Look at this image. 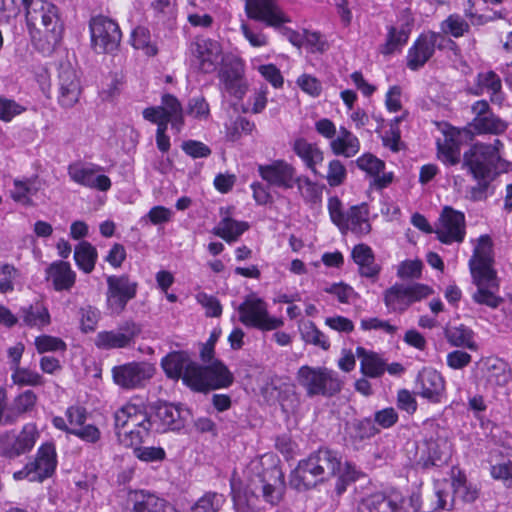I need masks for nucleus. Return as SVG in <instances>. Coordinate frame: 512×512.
Instances as JSON below:
<instances>
[{
  "instance_id": "nucleus-2",
  "label": "nucleus",
  "mask_w": 512,
  "mask_h": 512,
  "mask_svg": "<svg viewBox=\"0 0 512 512\" xmlns=\"http://www.w3.org/2000/svg\"><path fill=\"white\" fill-rule=\"evenodd\" d=\"M492 264V240L488 235H482L469 260L472 281L477 287L472 299L479 305L496 309L503 302V298L497 295L499 283Z\"/></svg>"
},
{
  "instance_id": "nucleus-41",
  "label": "nucleus",
  "mask_w": 512,
  "mask_h": 512,
  "mask_svg": "<svg viewBox=\"0 0 512 512\" xmlns=\"http://www.w3.org/2000/svg\"><path fill=\"white\" fill-rule=\"evenodd\" d=\"M451 487L455 497L461 498L464 502L472 503L479 496V490L475 485L467 482L466 476L458 471L452 478Z\"/></svg>"
},
{
  "instance_id": "nucleus-28",
  "label": "nucleus",
  "mask_w": 512,
  "mask_h": 512,
  "mask_svg": "<svg viewBox=\"0 0 512 512\" xmlns=\"http://www.w3.org/2000/svg\"><path fill=\"white\" fill-rule=\"evenodd\" d=\"M352 258L359 266L361 276L375 278L380 272V267L375 263L372 249L366 244H358L352 250Z\"/></svg>"
},
{
  "instance_id": "nucleus-56",
  "label": "nucleus",
  "mask_w": 512,
  "mask_h": 512,
  "mask_svg": "<svg viewBox=\"0 0 512 512\" xmlns=\"http://www.w3.org/2000/svg\"><path fill=\"white\" fill-rule=\"evenodd\" d=\"M347 171L338 159L331 160L328 164L326 180L331 187L341 185L346 179Z\"/></svg>"
},
{
  "instance_id": "nucleus-48",
  "label": "nucleus",
  "mask_w": 512,
  "mask_h": 512,
  "mask_svg": "<svg viewBox=\"0 0 512 512\" xmlns=\"http://www.w3.org/2000/svg\"><path fill=\"white\" fill-rule=\"evenodd\" d=\"M295 184L306 202L317 203L320 200L321 190L316 183L312 182L307 176H296L294 180V185Z\"/></svg>"
},
{
  "instance_id": "nucleus-40",
  "label": "nucleus",
  "mask_w": 512,
  "mask_h": 512,
  "mask_svg": "<svg viewBox=\"0 0 512 512\" xmlns=\"http://www.w3.org/2000/svg\"><path fill=\"white\" fill-rule=\"evenodd\" d=\"M74 259L79 269L91 273L97 260V251L89 242L82 241L75 247Z\"/></svg>"
},
{
  "instance_id": "nucleus-53",
  "label": "nucleus",
  "mask_w": 512,
  "mask_h": 512,
  "mask_svg": "<svg viewBox=\"0 0 512 512\" xmlns=\"http://www.w3.org/2000/svg\"><path fill=\"white\" fill-rule=\"evenodd\" d=\"M35 347L39 353L65 351L66 343L58 337L41 335L35 338Z\"/></svg>"
},
{
  "instance_id": "nucleus-7",
  "label": "nucleus",
  "mask_w": 512,
  "mask_h": 512,
  "mask_svg": "<svg viewBox=\"0 0 512 512\" xmlns=\"http://www.w3.org/2000/svg\"><path fill=\"white\" fill-rule=\"evenodd\" d=\"M238 313L243 325L261 331L276 330L284 325L282 318L270 316L266 302L255 295L248 296L239 305Z\"/></svg>"
},
{
  "instance_id": "nucleus-10",
  "label": "nucleus",
  "mask_w": 512,
  "mask_h": 512,
  "mask_svg": "<svg viewBox=\"0 0 512 512\" xmlns=\"http://www.w3.org/2000/svg\"><path fill=\"white\" fill-rule=\"evenodd\" d=\"M195 376L191 381V387L195 391H207L227 387L233 382V375L220 361H214L208 366L197 364Z\"/></svg>"
},
{
  "instance_id": "nucleus-17",
  "label": "nucleus",
  "mask_w": 512,
  "mask_h": 512,
  "mask_svg": "<svg viewBox=\"0 0 512 512\" xmlns=\"http://www.w3.org/2000/svg\"><path fill=\"white\" fill-rule=\"evenodd\" d=\"M250 19L262 22L267 27L274 29L282 28L286 23L291 22L290 17L275 2V0H252V4L245 8Z\"/></svg>"
},
{
  "instance_id": "nucleus-43",
  "label": "nucleus",
  "mask_w": 512,
  "mask_h": 512,
  "mask_svg": "<svg viewBox=\"0 0 512 512\" xmlns=\"http://www.w3.org/2000/svg\"><path fill=\"white\" fill-rule=\"evenodd\" d=\"M244 75V62L240 57L227 54L222 58V66L219 71L220 80L243 78Z\"/></svg>"
},
{
  "instance_id": "nucleus-36",
  "label": "nucleus",
  "mask_w": 512,
  "mask_h": 512,
  "mask_svg": "<svg viewBox=\"0 0 512 512\" xmlns=\"http://www.w3.org/2000/svg\"><path fill=\"white\" fill-rule=\"evenodd\" d=\"M248 228L247 222L224 217L213 229V234L230 243L236 241Z\"/></svg>"
},
{
  "instance_id": "nucleus-19",
  "label": "nucleus",
  "mask_w": 512,
  "mask_h": 512,
  "mask_svg": "<svg viewBox=\"0 0 512 512\" xmlns=\"http://www.w3.org/2000/svg\"><path fill=\"white\" fill-rule=\"evenodd\" d=\"M258 173L269 185L283 189L294 186L296 170L285 160H275L270 164L259 165Z\"/></svg>"
},
{
  "instance_id": "nucleus-15",
  "label": "nucleus",
  "mask_w": 512,
  "mask_h": 512,
  "mask_svg": "<svg viewBox=\"0 0 512 512\" xmlns=\"http://www.w3.org/2000/svg\"><path fill=\"white\" fill-rule=\"evenodd\" d=\"M102 167L92 163L75 162L68 166L70 179L87 188L98 191H108L111 188V180L108 176L100 174Z\"/></svg>"
},
{
  "instance_id": "nucleus-4",
  "label": "nucleus",
  "mask_w": 512,
  "mask_h": 512,
  "mask_svg": "<svg viewBox=\"0 0 512 512\" xmlns=\"http://www.w3.org/2000/svg\"><path fill=\"white\" fill-rule=\"evenodd\" d=\"M139 426V430L118 432V441L125 447H137L146 441L152 426L144 405L127 403L114 413V428Z\"/></svg>"
},
{
  "instance_id": "nucleus-14",
  "label": "nucleus",
  "mask_w": 512,
  "mask_h": 512,
  "mask_svg": "<svg viewBox=\"0 0 512 512\" xmlns=\"http://www.w3.org/2000/svg\"><path fill=\"white\" fill-rule=\"evenodd\" d=\"M434 232L442 243L462 242L465 237L464 213L450 206H445Z\"/></svg>"
},
{
  "instance_id": "nucleus-50",
  "label": "nucleus",
  "mask_w": 512,
  "mask_h": 512,
  "mask_svg": "<svg viewBox=\"0 0 512 512\" xmlns=\"http://www.w3.org/2000/svg\"><path fill=\"white\" fill-rule=\"evenodd\" d=\"M61 39V34H33L32 44L42 54L50 55Z\"/></svg>"
},
{
  "instance_id": "nucleus-8",
  "label": "nucleus",
  "mask_w": 512,
  "mask_h": 512,
  "mask_svg": "<svg viewBox=\"0 0 512 512\" xmlns=\"http://www.w3.org/2000/svg\"><path fill=\"white\" fill-rule=\"evenodd\" d=\"M432 292V289L425 284L396 283L384 291L383 300L389 311L403 313L413 303L427 298Z\"/></svg>"
},
{
  "instance_id": "nucleus-42",
  "label": "nucleus",
  "mask_w": 512,
  "mask_h": 512,
  "mask_svg": "<svg viewBox=\"0 0 512 512\" xmlns=\"http://www.w3.org/2000/svg\"><path fill=\"white\" fill-rule=\"evenodd\" d=\"M302 340L323 350L330 348V343L326 335L320 331L312 321H305L299 327Z\"/></svg>"
},
{
  "instance_id": "nucleus-24",
  "label": "nucleus",
  "mask_w": 512,
  "mask_h": 512,
  "mask_svg": "<svg viewBox=\"0 0 512 512\" xmlns=\"http://www.w3.org/2000/svg\"><path fill=\"white\" fill-rule=\"evenodd\" d=\"M292 149L294 153L304 162L315 176L320 175L317 165L324 160L323 151L315 143H310L304 138H298L294 141Z\"/></svg>"
},
{
  "instance_id": "nucleus-9",
  "label": "nucleus",
  "mask_w": 512,
  "mask_h": 512,
  "mask_svg": "<svg viewBox=\"0 0 512 512\" xmlns=\"http://www.w3.org/2000/svg\"><path fill=\"white\" fill-rule=\"evenodd\" d=\"M106 307L111 315H120L127 303L137 294L138 284L126 274L111 275L106 279Z\"/></svg>"
},
{
  "instance_id": "nucleus-63",
  "label": "nucleus",
  "mask_w": 512,
  "mask_h": 512,
  "mask_svg": "<svg viewBox=\"0 0 512 512\" xmlns=\"http://www.w3.org/2000/svg\"><path fill=\"white\" fill-rule=\"evenodd\" d=\"M441 32H469V24L459 14H451L441 23Z\"/></svg>"
},
{
  "instance_id": "nucleus-61",
  "label": "nucleus",
  "mask_w": 512,
  "mask_h": 512,
  "mask_svg": "<svg viewBox=\"0 0 512 512\" xmlns=\"http://www.w3.org/2000/svg\"><path fill=\"white\" fill-rule=\"evenodd\" d=\"M296 83L303 92L312 97H318L322 92L320 81L312 75L302 74L298 77Z\"/></svg>"
},
{
  "instance_id": "nucleus-39",
  "label": "nucleus",
  "mask_w": 512,
  "mask_h": 512,
  "mask_svg": "<svg viewBox=\"0 0 512 512\" xmlns=\"http://www.w3.org/2000/svg\"><path fill=\"white\" fill-rule=\"evenodd\" d=\"M469 127L478 134H499L504 132L507 126L504 121L495 116L491 111L480 118H473L469 123Z\"/></svg>"
},
{
  "instance_id": "nucleus-29",
  "label": "nucleus",
  "mask_w": 512,
  "mask_h": 512,
  "mask_svg": "<svg viewBox=\"0 0 512 512\" xmlns=\"http://www.w3.org/2000/svg\"><path fill=\"white\" fill-rule=\"evenodd\" d=\"M22 324L30 328L43 329L51 322L48 309L40 302L22 307L19 312Z\"/></svg>"
},
{
  "instance_id": "nucleus-20",
  "label": "nucleus",
  "mask_w": 512,
  "mask_h": 512,
  "mask_svg": "<svg viewBox=\"0 0 512 512\" xmlns=\"http://www.w3.org/2000/svg\"><path fill=\"white\" fill-rule=\"evenodd\" d=\"M418 394L432 403H440L445 395V381L434 369L425 368L417 377Z\"/></svg>"
},
{
  "instance_id": "nucleus-25",
  "label": "nucleus",
  "mask_w": 512,
  "mask_h": 512,
  "mask_svg": "<svg viewBox=\"0 0 512 512\" xmlns=\"http://www.w3.org/2000/svg\"><path fill=\"white\" fill-rule=\"evenodd\" d=\"M47 279L52 280L56 291L70 290L76 280V274L68 262L56 261L46 269Z\"/></svg>"
},
{
  "instance_id": "nucleus-1",
  "label": "nucleus",
  "mask_w": 512,
  "mask_h": 512,
  "mask_svg": "<svg viewBox=\"0 0 512 512\" xmlns=\"http://www.w3.org/2000/svg\"><path fill=\"white\" fill-rule=\"evenodd\" d=\"M256 474L249 478L246 488L236 491L232 485L233 503L236 512H260L258 493L271 505H277L283 499L286 484L282 470L277 466L262 469L255 465Z\"/></svg>"
},
{
  "instance_id": "nucleus-3",
  "label": "nucleus",
  "mask_w": 512,
  "mask_h": 512,
  "mask_svg": "<svg viewBox=\"0 0 512 512\" xmlns=\"http://www.w3.org/2000/svg\"><path fill=\"white\" fill-rule=\"evenodd\" d=\"M340 469V460L336 453L328 449H319L301 460L292 471L289 484L297 491H306L317 483L334 476Z\"/></svg>"
},
{
  "instance_id": "nucleus-22",
  "label": "nucleus",
  "mask_w": 512,
  "mask_h": 512,
  "mask_svg": "<svg viewBox=\"0 0 512 512\" xmlns=\"http://www.w3.org/2000/svg\"><path fill=\"white\" fill-rule=\"evenodd\" d=\"M340 231L345 234L347 231L352 232L358 237L368 235L371 232V223L369 221V208L366 203L354 205L346 212L344 225Z\"/></svg>"
},
{
  "instance_id": "nucleus-31",
  "label": "nucleus",
  "mask_w": 512,
  "mask_h": 512,
  "mask_svg": "<svg viewBox=\"0 0 512 512\" xmlns=\"http://www.w3.org/2000/svg\"><path fill=\"white\" fill-rule=\"evenodd\" d=\"M356 356L360 359V371L364 376L378 378L384 374L386 362L377 353L359 346Z\"/></svg>"
},
{
  "instance_id": "nucleus-23",
  "label": "nucleus",
  "mask_w": 512,
  "mask_h": 512,
  "mask_svg": "<svg viewBox=\"0 0 512 512\" xmlns=\"http://www.w3.org/2000/svg\"><path fill=\"white\" fill-rule=\"evenodd\" d=\"M80 84L74 69L70 66H61L59 72V103L65 108L72 107L78 102Z\"/></svg>"
},
{
  "instance_id": "nucleus-12",
  "label": "nucleus",
  "mask_w": 512,
  "mask_h": 512,
  "mask_svg": "<svg viewBox=\"0 0 512 512\" xmlns=\"http://www.w3.org/2000/svg\"><path fill=\"white\" fill-rule=\"evenodd\" d=\"M154 373L155 368L147 362H130L112 369L114 382L124 389L143 387Z\"/></svg>"
},
{
  "instance_id": "nucleus-54",
  "label": "nucleus",
  "mask_w": 512,
  "mask_h": 512,
  "mask_svg": "<svg viewBox=\"0 0 512 512\" xmlns=\"http://www.w3.org/2000/svg\"><path fill=\"white\" fill-rule=\"evenodd\" d=\"M439 158L446 164L456 165L460 161V148L453 140L438 143Z\"/></svg>"
},
{
  "instance_id": "nucleus-34",
  "label": "nucleus",
  "mask_w": 512,
  "mask_h": 512,
  "mask_svg": "<svg viewBox=\"0 0 512 512\" xmlns=\"http://www.w3.org/2000/svg\"><path fill=\"white\" fill-rule=\"evenodd\" d=\"M401 506L384 493L378 492L363 498L358 512H400Z\"/></svg>"
},
{
  "instance_id": "nucleus-38",
  "label": "nucleus",
  "mask_w": 512,
  "mask_h": 512,
  "mask_svg": "<svg viewBox=\"0 0 512 512\" xmlns=\"http://www.w3.org/2000/svg\"><path fill=\"white\" fill-rule=\"evenodd\" d=\"M156 418L160 421L163 430H179L184 425L179 409L172 404H159L156 407Z\"/></svg>"
},
{
  "instance_id": "nucleus-62",
  "label": "nucleus",
  "mask_w": 512,
  "mask_h": 512,
  "mask_svg": "<svg viewBox=\"0 0 512 512\" xmlns=\"http://www.w3.org/2000/svg\"><path fill=\"white\" fill-rule=\"evenodd\" d=\"M220 81L224 86V90L237 99H242L248 90V84L245 77Z\"/></svg>"
},
{
  "instance_id": "nucleus-33",
  "label": "nucleus",
  "mask_w": 512,
  "mask_h": 512,
  "mask_svg": "<svg viewBox=\"0 0 512 512\" xmlns=\"http://www.w3.org/2000/svg\"><path fill=\"white\" fill-rule=\"evenodd\" d=\"M38 19L41 20L46 32H56L59 22L58 7L45 0L37 1L32 11L30 24Z\"/></svg>"
},
{
  "instance_id": "nucleus-51",
  "label": "nucleus",
  "mask_w": 512,
  "mask_h": 512,
  "mask_svg": "<svg viewBox=\"0 0 512 512\" xmlns=\"http://www.w3.org/2000/svg\"><path fill=\"white\" fill-rule=\"evenodd\" d=\"M435 496L437 498V508L452 509L455 495L451 483L446 480L438 481L435 486Z\"/></svg>"
},
{
  "instance_id": "nucleus-26",
  "label": "nucleus",
  "mask_w": 512,
  "mask_h": 512,
  "mask_svg": "<svg viewBox=\"0 0 512 512\" xmlns=\"http://www.w3.org/2000/svg\"><path fill=\"white\" fill-rule=\"evenodd\" d=\"M56 464L55 447L51 443L42 445L38 449L35 460L31 462L35 475L39 476L38 481L40 482L53 474Z\"/></svg>"
},
{
  "instance_id": "nucleus-46",
  "label": "nucleus",
  "mask_w": 512,
  "mask_h": 512,
  "mask_svg": "<svg viewBox=\"0 0 512 512\" xmlns=\"http://www.w3.org/2000/svg\"><path fill=\"white\" fill-rule=\"evenodd\" d=\"M502 87L500 77L494 71L482 72L477 75L475 95H480L486 89L492 95L500 92Z\"/></svg>"
},
{
  "instance_id": "nucleus-5",
  "label": "nucleus",
  "mask_w": 512,
  "mask_h": 512,
  "mask_svg": "<svg viewBox=\"0 0 512 512\" xmlns=\"http://www.w3.org/2000/svg\"><path fill=\"white\" fill-rule=\"evenodd\" d=\"M298 384L310 398L315 396L332 397L343 387L338 373L324 366H301L296 373Z\"/></svg>"
},
{
  "instance_id": "nucleus-59",
  "label": "nucleus",
  "mask_w": 512,
  "mask_h": 512,
  "mask_svg": "<svg viewBox=\"0 0 512 512\" xmlns=\"http://www.w3.org/2000/svg\"><path fill=\"white\" fill-rule=\"evenodd\" d=\"M90 32H121L116 21L102 14L94 16L89 21Z\"/></svg>"
},
{
  "instance_id": "nucleus-55",
  "label": "nucleus",
  "mask_w": 512,
  "mask_h": 512,
  "mask_svg": "<svg viewBox=\"0 0 512 512\" xmlns=\"http://www.w3.org/2000/svg\"><path fill=\"white\" fill-rule=\"evenodd\" d=\"M356 164L361 170L367 172L371 176H377L383 171L385 167V164L382 160L378 159L370 153L359 157L356 160Z\"/></svg>"
},
{
  "instance_id": "nucleus-58",
  "label": "nucleus",
  "mask_w": 512,
  "mask_h": 512,
  "mask_svg": "<svg viewBox=\"0 0 512 512\" xmlns=\"http://www.w3.org/2000/svg\"><path fill=\"white\" fill-rule=\"evenodd\" d=\"M25 111V107L13 99L0 96V120L10 122L15 116Z\"/></svg>"
},
{
  "instance_id": "nucleus-32",
  "label": "nucleus",
  "mask_w": 512,
  "mask_h": 512,
  "mask_svg": "<svg viewBox=\"0 0 512 512\" xmlns=\"http://www.w3.org/2000/svg\"><path fill=\"white\" fill-rule=\"evenodd\" d=\"M447 443L445 441L430 440L425 443V449L418 460V465L424 469L433 466H441L446 462L448 453L446 451Z\"/></svg>"
},
{
  "instance_id": "nucleus-47",
  "label": "nucleus",
  "mask_w": 512,
  "mask_h": 512,
  "mask_svg": "<svg viewBox=\"0 0 512 512\" xmlns=\"http://www.w3.org/2000/svg\"><path fill=\"white\" fill-rule=\"evenodd\" d=\"M121 41V34H91V46L97 53L115 51Z\"/></svg>"
},
{
  "instance_id": "nucleus-60",
  "label": "nucleus",
  "mask_w": 512,
  "mask_h": 512,
  "mask_svg": "<svg viewBox=\"0 0 512 512\" xmlns=\"http://www.w3.org/2000/svg\"><path fill=\"white\" fill-rule=\"evenodd\" d=\"M423 264L420 260H406L400 263L397 276L401 279H418L421 276Z\"/></svg>"
},
{
  "instance_id": "nucleus-37",
  "label": "nucleus",
  "mask_w": 512,
  "mask_h": 512,
  "mask_svg": "<svg viewBox=\"0 0 512 512\" xmlns=\"http://www.w3.org/2000/svg\"><path fill=\"white\" fill-rule=\"evenodd\" d=\"M473 336V331L465 325H459L445 330V337L452 346L466 347L472 351H476L478 346L473 340Z\"/></svg>"
},
{
  "instance_id": "nucleus-64",
  "label": "nucleus",
  "mask_w": 512,
  "mask_h": 512,
  "mask_svg": "<svg viewBox=\"0 0 512 512\" xmlns=\"http://www.w3.org/2000/svg\"><path fill=\"white\" fill-rule=\"evenodd\" d=\"M490 472L494 479L503 481L507 487L512 485V461L495 464Z\"/></svg>"
},
{
  "instance_id": "nucleus-57",
  "label": "nucleus",
  "mask_w": 512,
  "mask_h": 512,
  "mask_svg": "<svg viewBox=\"0 0 512 512\" xmlns=\"http://www.w3.org/2000/svg\"><path fill=\"white\" fill-rule=\"evenodd\" d=\"M80 317L82 331L85 333L92 332L96 329L100 319V311L91 305H87L80 309Z\"/></svg>"
},
{
  "instance_id": "nucleus-27",
  "label": "nucleus",
  "mask_w": 512,
  "mask_h": 512,
  "mask_svg": "<svg viewBox=\"0 0 512 512\" xmlns=\"http://www.w3.org/2000/svg\"><path fill=\"white\" fill-rule=\"evenodd\" d=\"M330 149L336 156L350 158L360 150V141L345 127H340L337 135L330 142Z\"/></svg>"
},
{
  "instance_id": "nucleus-6",
  "label": "nucleus",
  "mask_w": 512,
  "mask_h": 512,
  "mask_svg": "<svg viewBox=\"0 0 512 512\" xmlns=\"http://www.w3.org/2000/svg\"><path fill=\"white\" fill-rule=\"evenodd\" d=\"M502 147L499 139L490 144L476 143L464 152L462 166L468 169L474 179L490 178L497 173Z\"/></svg>"
},
{
  "instance_id": "nucleus-45",
  "label": "nucleus",
  "mask_w": 512,
  "mask_h": 512,
  "mask_svg": "<svg viewBox=\"0 0 512 512\" xmlns=\"http://www.w3.org/2000/svg\"><path fill=\"white\" fill-rule=\"evenodd\" d=\"M225 502L223 494L207 492L191 507L192 512H219Z\"/></svg>"
},
{
  "instance_id": "nucleus-21",
  "label": "nucleus",
  "mask_w": 512,
  "mask_h": 512,
  "mask_svg": "<svg viewBox=\"0 0 512 512\" xmlns=\"http://www.w3.org/2000/svg\"><path fill=\"white\" fill-rule=\"evenodd\" d=\"M129 500L132 512H178L167 500L144 490L130 492Z\"/></svg>"
},
{
  "instance_id": "nucleus-13",
  "label": "nucleus",
  "mask_w": 512,
  "mask_h": 512,
  "mask_svg": "<svg viewBox=\"0 0 512 512\" xmlns=\"http://www.w3.org/2000/svg\"><path fill=\"white\" fill-rule=\"evenodd\" d=\"M140 333V326L130 320L121 324L116 330L98 332L94 344L102 350L126 348L134 343Z\"/></svg>"
},
{
  "instance_id": "nucleus-52",
  "label": "nucleus",
  "mask_w": 512,
  "mask_h": 512,
  "mask_svg": "<svg viewBox=\"0 0 512 512\" xmlns=\"http://www.w3.org/2000/svg\"><path fill=\"white\" fill-rule=\"evenodd\" d=\"M12 380L18 385L39 386L44 383L43 378L39 373L29 369L20 368L19 366L14 368Z\"/></svg>"
},
{
  "instance_id": "nucleus-44",
  "label": "nucleus",
  "mask_w": 512,
  "mask_h": 512,
  "mask_svg": "<svg viewBox=\"0 0 512 512\" xmlns=\"http://www.w3.org/2000/svg\"><path fill=\"white\" fill-rule=\"evenodd\" d=\"M160 107L170 117L172 127L180 130L183 125V109L178 99L172 94H164Z\"/></svg>"
},
{
  "instance_id": "nucleus-35",
  "label": "nucleus",
  "mask_w": 512,
  "mask_h": 512,
  "mask_svg": "<svg viewBox=\"0 0 512 512\" xmlns=\"http://www.w3.org/2000/svg\"><path fill=\"white\" fill-rule=\"evenodd\" d=\"M481 370L486 381L492 385L503 386L509 380L506 364L499 359L487 358L482 360Z\"/></svg>"
},
{
  "instance_id": "nucleus-30",
  "label": "nucleus",
  "mask_w": 512,
  "mask_h": 512,
  "mask_svg": "<svg viewBox=\"0 0 512 512\" xmlns=\"http://www.w3.org/2000/svg\"><path fill=\"white\" fill-rule=\"evenodd\" d=\"M434 52L429 34H420L419 38L410 48L407 56V65L412 70L423 66Z\"/></svg>"
},
{
  "instance_id": "nucleus-16",
  "label": "nucleus",
  "mask_w": 512,
  "mask_h": 512,
  "mask_svg": "<svg viewBox=\"0 0 512 512\" xmlns=\"http://www.w3.org/2000/svg\"><path fill=\"white\" fill-rule=\"evenodd\" d=\"M190 51L193 64L202 73H212L216 70L222 53L220 44L204 36L196 37L191 44Z\"/></svg>"
},
{
  "instance_id": "nucleus-18",
  "label": "nucleus",
  "mask_w": 512,
  "mask_h": 512,
  "mask_svg": "<svg viewBox=\"0 0 512 512\" xmlns=\"http://www.w3.org/2000/svg\"><path fill=\"white\" fill-rule=\"evenodd\" d=\"M161 367L168 378L174 380L181 378L189 387L197 371V363L192 361L185 351L170 352L161 360Z\"/></svg>"
},
{
  "instance_id": "nucleus-11",
  "label": "nucleus",
  "mask_w": 512,
  "mask_h": 512,
  "mask_svg": "<svg viewBox=\"0 0 512 512\" xmlns=\"http://www.w3.org/2000/svg\"><path fill=\"white\" fill-rule=\"evenodd\" d=\"M38 433L33 424H27L19 433L7 431L0 434V456L13 459L29 452L35 445Z\"/></svg>"
},
{
  "instance_id": "nucleus-49",
  "label": "nucleus",
  "mask_w": 512,
  "mask_h": 512,
  "mask_svg": "<svg viewBox=\"0 0 512 512\" xmlns=\"http://www.w3.org/2000/svg\"><path fill=\"white\" fill-rule=\"evenodd\" d=\"M37 192L31 180H14V187L10 191V195L14 201L25 205L32 203L30 196Z\"/></svg>"
}]
</instances>
